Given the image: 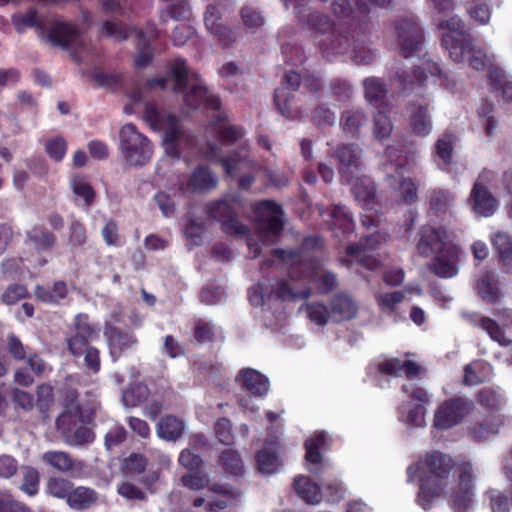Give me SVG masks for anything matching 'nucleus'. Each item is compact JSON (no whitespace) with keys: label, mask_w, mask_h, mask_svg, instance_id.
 Masks as SVG:
<instances>
[{"label":"nucleus","mask_w":512,"mask_h":512,"mask_svg":"<svg viewBox=\"0 0 512 512\" xmlns=\"http://www.w3.org/2000/svg\"><path fill=\"white\" fill-rule=\"evenodd\" d=\"M453 467L452 459L440 452H432L407 468L408 480L418 476L420 491L418 502L427 510L430 503L444 493L447 479Z\"/></svg>","instance_id":"nucleus-1"},{"label":"nucleus","mask_w":512,"mask_h":512,"mask_svg":"<svg viewBox=\"0 0 512 512\" xmlns=\"http://www.w3.org/2000/svg\"><path fill=\"white\" fill-rule=\"evenodd\" d=\"M299 19L324 56L342 54L350 47L349 34L341 26H336L326 13L315 10L299 16Z\"/></svg>","instance_id":"nucleus-2"},{"label":"nucleus","mask_w":512,"mask_h":512,"mask_svg":"<svg viewBox=\"0 0 512 512\" xmlns=\"http://www.w3.org/2000/svg\"><path fill=\"white\" fill-rule=\"evenodd\" d=\"M174 77V89L182 94L186 107L195 110L202 104L216 110L220 107V100L210 94L197 72L190 70L184 59H176L171 68Z\"/></svg>","instance_id":"nucleus-3"},{"label":"nucleus","mask_w":512,"mask_h":512,"mask_svg":"<svg viewBox=\"0 0 512 512\" xmlns=\"http://www.w3.org/2000/svg\"><path fill=\"white\" fill-rule=\"evenodd\" d=\"M228 145H236L237 148L228 151L226 174H239L238 186L240 189L247 190L255 181L251 171L257 167V163L250 158L249 144L245 138L244 130L226 122V147Z\"/></svg>","instance_id":"nucleus-4"},{"label":"nucleus","mask_w":512,"mask_h":512,"mask_svg":"<svg viewBox=\"0 0 512 512\" xmlns=\"http://www.w3.org/2000/svg\"><path fill=\"white\" fill-rule=\"evenodd\" d=\"M75 391L69 390L64 394V412L57 418L56 424L62 433L66 434L71 445H85L93 441L94 434L85 426L78 427L71 432L72 427L82 422V415Z\"/></svg>","instance_id":"nucleus-5"},{"label":"nucleus","mask_w":512,"mask_h":512,"mask_svg":"<svg viewBox=\"0 0 512 512\" xmlns=\"http://www.w3.org/2000/svg\"><path fill=\"white\" fill-rule=\"evenodd\" d=\"M119 146L122 157L129 166H143L150 161L153 154L150 141L131 123L121 128Z\"/></svg>","instance_id":"nucleus-6"},{"label":"nucleus","mask_w":512,"mask_h":512,"mask_svg":"<svg viewBox=\"0 0 512 512\" xmlns=\"http://www.w3.org/2000/svg\"><path fill=\"white\" fill-rule=\"evenodd\" d=\"M97 334L98 330L90 324L88 316L79 314L75 319L74 334L68 339L70 352L74 356L84 354L85 363L93 372L100 368L99 352L96 348L89 347L87 343Z\"/></svg>","instance_id":"nucleus-7"},{"label":"nucleus","mask_w":512,"mask_h":512,"mask_svg":"<svg viewBox=\"0 0 512 512\" xmlns=\"http://www.w3.org/2000/svg\"><path fill=\"white\" fill-rule=\"evenodd\" d=\"M145 118L154 129L163 131V146L166 154L178 157L186 138L179 129L177 119L173 115L159 111L155 106L146 107Z\"/></svg>","instance_id":"nucleus-8"},{"label":"nucleus","mask_w":512,"mask_h":512,"mask_svg":"<svg viewBox=\"0 0 512 512\" xmlns=\"http://www.w3.org/2000/svg\"><path fill=\"white\" fill-rule=\"evenodd\" d=\"M405 164L406 157L403 156L400 149L394 146H389L386 149V162L383 163V170L387 180L391 186L399 183L401 198L405 203L411 204L418 198L417 187L411 179L402 177L401 169Z\"/></svg>","instance_id":"nucleus-9"},{"label":"nucleus","mask_w":512,"mask_h":512,"mask_svg":"<svg viewBox=\"0 0 512 512\" xmlns=\"http://www.w3.org/2000/svg\"><path fill=\"white\" fill-rule=\"evenodd\" d=\"M323 240L318 236L307 237L298 250L276 249L274 255L290 265L291 278H299V271L310 266V259L320 260Z\"/></svg>","instance_id":"nucleus-10"},{"label":"nucleus","mask_w":512,"mask_h":512,"mask_svg":"<svg viewBox=\"0 0 512 512\" xmlns=\"http://www.w3.org/2000/svg\"><path fill=\"white\" fill-rule=\"evenodd\" d=\"M438 28L442 30V45L448 50L454 62H464L465 45L471 41L464 23L458 16L440 21Z\"/></svg>","instance_id":"nucleus-11"},{"label":"nucleus","mask_w":512,"mask_h":512,"mask_svg":"<svg viewBox=\"0 0 512 512\" xmlns=\"http://www.w3.org/2000/svg\"><path fill=\"white\" fill-rule=\"evenodd\" d=\"M181 482L183 486L195 491L208 487L205 497H198L194 500L195 507L205 505L210 512H218L224 508L223 486L220 484L209 486L210 477L208 475L191 471L182 476Z\"/></svg>","instance_id":"nucleus-12"},{"label":"nucleus","mask_w":512,"mask_h":512,"mask_svg":"<svg viewBox=\"0 0 512 512\" xmlns=\"http://www.w3.org/2000/svg\"><path fill=\"white\" fill-rule=\"evenodd\" d=\"M388 238V233L383 230L365 236L360 243L347 246L346 255L341 259V264L348 267L359 264L366 269H377L380 265L379 260L367 254L366 251L386 242Z\"/></svg>","instance_id":"nucleus-13"},{"label":"nucleus","mask_w":512,"mask_h":512,"mask_svg":"<svg viewBox=\"0 0 512 512\" xmlns=\"http://www.w3.org/2000/svg\"><path fill=\"white\" fill-rule=\"evenodd\" d=\"M474 410V402L462 396L442 402L435 411L433 425L437 429H449L463 421Z\"/></svg>","instance_id":"nucleus-14"},{"label":"nucleus","mask_w":512,"mask_h":512,"mask_svg":"<svg viewBox=\"0 0 512 512\" xmlns=\"http://www.w3.org/2000/svg\"><path fill=\"white\" fill-rule=\"evenodd\" d=\"M455 245L454 236L442 226L426 224L417 234L416 249L423 257H430Z\"/></svg>","instance_id":"nucleus-15"},{"label":"nucleus","mask_w":512,"mask_h":512,"mask_svg":"<svg viewBox=\"0 0 512 512\" xmlns=\"http://www.w3.org/2000/svg\"><path fill=\"white\" fill-rule=\"evenodd\" d=\"M399 52L405 58L413 56L422 48L424 37L422 28L415 17H404L393 23Z\"/></svg>","instance_id":"nucleus-16"},{"label":"nucleus","mask_w":512,"mask_h":512,"mask_svg":"<svg viewBox=\"0 0 512 512\" xmlns=\"http://www.w3.org/2000/svg\"><path fill=\"white\" fill-rule=\"evenodd\" d=\"M259 237L264 242H271L284 227L283 210L271 200L260 202L255 209Z\"/></svg>","instance_id":"nucleus-17"},{"label":"nucleus","mask_w":512,"mask_h":512,"mask_svg":"<svg viewBox=\"0 0 512 512\" xmlns=\"http://www.w3.org/2000/svg\"><path fill=\"white\" fill-rule=\"evenodd\" d=\"M459 481L449 497V505L455 512H468L474 502V472L470 462L458 464Z\"/></svg>","instance_id":"nucleus-18"},{"label":"nucleus","mask_w":512,"mask_h":512,"mask_svg":"<svg viewBox=\"0 0 512 512\" xmlns=\"http://www.w3.org/2000/svg\"><path fill=\"white\" fill-rule=\"evenodd\" d=\"M331 156L337 163L342 183H351L359 175L361 168L362 149L353 143L340 144L332 151Z\"/></svg>","instance_id":"nucleus-19"},{"label":"nucleus","mask_w":512,"mask_h":512,"mask_svg":"<svg viewBox=\"0 0 512 512\" xmlns=\"http://www.w3.org/2000/svg\"><path fill=\"white\" fill-rule=\"evenodd\" d=\"M491 173L484 170L479 179L474 183L470 194V203L473 211L483 217H489L495 213L498 201L490 193L481 181H488Z\"/></svg>","instance_id":"nucleus-20"},{"label":"nucleus","mask_w":512,"mask_h":512,"mask_svg":"<svg viewBox=\"0 0 512 512\" xmlns=\"http://www.w3.org/2000/svg\"><path fill=\"white\" fill-rule=\"evenodd\" d=\"M299 273V278L309 277L321 294H328L338 286L335 273L328 270L321 260L310 259V266Z\"/></svg>","instance_id":"nucleus-21"},{"label":"nucleus","mask_w":512,"mask_h":512,"mask_svg":"<svg viewBox=\"0 0 512 512\" xmlns=\"http://www.w3.org/2000/svg\"><path fill=\"white\" fill-rule=\"evenodd\" d=\"M460 248L455 245L445 251L432 255V260L427 264L430 272L440 278H452L458 273V260Z\"/></svg>","instance_id":"nucleus-22"},{"label":"nucleus","mask_w":512,"mask_h":512,"mask_svg":"<svg viewBox=\"0 0 512 512\" xmlns=\"http://www.w3.org/2000/svg\"><path fill=\"white\" fill-rule=\"evenodd\" d=\"M103 28L105 33L115 40H125L134 35L139 44L150 45V41L159 36V31L153 23H147L145 29H135L133 31L117 22H106Z\"/></svg>","instance_id":"nucleus-23"},{"label":"nucleus","mask_w":512,"mask_h":512,"mask_svg":"<svg viewBox=\"0 0 512 512\" xmlns=\"http://www.w3.org/2000/svg\"><path fill=\"white\" fill-rule=\"evenodd\" d=\"M235 381L241 389L255 397L265 396L270 387L268 378L252 368L240 370Z\"/></svg>","instance_id":"nucleus-24"},{"label":"nucleus","mask_w":512,"mask_h":512,"mask_svg":"<svg viewBox=\"0 0 512 512\" xmlns=\"http://www.w3.org/2000/svg\"><path fill=\"white\" fill-rule=\"evenodd\" d=\"M104 334L113 360L119 358L123 352L133 349L137 344V339L132 334L123 333L109 324L106 325Z\"/></svg>","instance_id":"nucleus-25"},{"label":"nucleus","mask_w":512,"mask_h":512,"mask_svg":"<svg viewBox=\"0 0 512 512\" xmlns=\"http://www.w3.org/2000/svg\"><path fill=\"white\" fill-rule=\"evenodd\" d=\"M328 223L330 229L333 231L336 237L341 235L346 237L354 230V223L350 212L345 206L335 205L327 213Z\"/></svg>","instance_id":"nucleus-26"},{"label":"nucleus","mask_w":512,"mask_h":512,"mask_svg":"<svg viewBox=\"0 0 512 512\" xmlns=\"http://www.w3.org/2000/svg\"><path fill=\"white\" fill-rule=\"evenodd\" d=\"M410 125L418 136H426L432 130V121L425 101H416L410 105Z\"/></svg>","instance_id":"nucleus-27"},{"label":"nucleus","mask_w":512,"mask_h":512,"mask_svg":"<svg viewBox=\"0 0 512 512\" xmlns=\"http://www.w3.org/2000/svg\"><path fill=\"white\" fill-rule=\"evenodd\" d=\"M41 29L46 31V38L54 45L67 46L78 36V31L74 26L61 21H54Z\"/></svg>","instance_id":"nucleus-28"},{"label":"nucleus","mask_w":512,"mask_h":512,"mask_svg":"<svg viewBox=\"0 0 512 512\" xmlns=\"http://www.w3.org/2000/svg\"><path fill=\"white\" fill-rule=\"evenodd\" d=\"M332 319L336 322L353 319L358 311L356 302L346 293L335 295L330 301Z\"/></svg>","instance_id":"nucleus-29"},{"label":"nucleus","mask_w":512,"mask_h":512,"mask_svg":"<svg viewBox=\"0 0 512 512\" xmlns=\"http://www.w3.org/2000/svg\"><path fill=\"white\" fill-rule=\"evenodd\" d=\"M430 75H440L442 74L439 65L432 61H423L420 66H417V69L413 71V75L407 74L406 72L398 73L397 79L401 87L405 89L412 88L415 82L421 84L427 78V74Z\"/></svg>","instance_id":"nucleus-30"},{"label":"nucleus","mask_w":512,"mask_h":512,"mask_svg":"<svg viewBox=\"0 0 512 512\" xmlns=\"http://www.w3.org/2000/svg\"><path fill=\"white\" fill-rule=\"evenodd\" d=\"M348 184L351 186L352 195L360 205L369 207L374 202L376 189L369 177L357 175Z\"/></svg>","instance_id":"nucleus-31"},{"label":"nucleus","mask_w":512,"mask_h":512,"mask_svg":"<svg viewBox=\"0 0 512 512\" xmlns=\"http://www.w3.org/2000/svg\"><path fill=\"white\" fill-rule=\"evenodd\" d=\"M274 103L279 113L286 119L293 120L301 117L303 111L294 104V95L291 91L278 88L274 93Z\"/></svg>","instance_id":"nucleus-32"},{"label":"nucleus","mask_w":512,"mask_h":512,"mask_svg":"<svg viewBox=\"0 0 512 512\" xmlns=\"http://www.w3.org/2000/svg\"><path fill=\"white\" fill-rule=\"evenodd\" d=\"M293 487L296 494L308 504H317L322 499L321 488L307 476H297Z\"/></svg>","instance_id":"nucleus-33"},{"label":"nucleus","mask_w":512,"mask_h":512,"mask_svg":"<svg viewBox=\"0 0 512 512\" xmlns=\"http://www.w3.org/2000/svg\"><path fill=\"white\" fill-rule=\"evenodd\" d=\"M468 55L469 65L477 71H483L493 67L495 55L489 54L482 48L475 46L472 40L465 45L464 57Z\"/></svg>","instance_id":"nucleus-34"},{"label":"nucleus","mask_w":512,"mask_h":512,"mask_svg":"<svg viewBox=\"0 0 512 512\" xmlns=\"http://www.w3.org/2000/svg\"><path fill=\"white\" fill-rule=\"evenodd\" d=\"M258 470L262 474H273L276 473L282 463L277 455L275 445L270 443L266 444L256 456Z\"/></svg>","instance_id":"nucleus-35"},{"label":"nucleus","mask_w":512,"mask_h":512,"mask_svg":"<svg viewBox=\"0 0 512 512\" xmlns=\"http://www.w3.org/2000/svg\"><path fill=\"white\" fill-rule=\"evenodd\" d=\"M502 424L503 420L500 415L487 417L483 422L475 424L470 429V435L473 440L478 442L489 440L498 434Z\"/></svg>","instance_id":"nucleus-36"},{"label":"nucleus","mask_w":512,"mask_h":512,"mask_svg":"<svg viewBox=\"0 0 512 512\" xmlns=\"http://www.w3.org/2000/svg\"><path fill=\"white\" fill-rule=\"evenodd\" d=\"M55 243V237L41 226H34L27 231L26 244L37 252L49 250Z\"/></svg>","instance_id":"nucleus-37"},{"label":"nucleus","mask_w":512,"mask_h":512,"mask_svg":"<svg viewBox=\"0 0 512 512\" xmlns=\"http://www.w3.org/2000/svg\"><path fill=\"white\" fill-rule=\"evenodd\" d=\"M185 425L181 419L165 416L157 424V435L168 441H174L184 432Z\"/></svg>","instance_id":"nucleus-38"},{"label":"nucleus","mask_w":512,"mask_h":512,"mask_svg":"<svg viewBox=\"0 0 512 512\" xmlns=\"http://www.w3.org/2000/svg\"><path fill=\"white\" fill-rule=\"evenodd\" d=\"M98 500L97 493L88 487H77L71 489L67 504L73 509H86L95 504Z\"/></svg>","instance_id":"nucleus-39"},{"label":"nucleus","mask_w":512,"mask_h":512,"mask_svg":"<svg viewBox=\"0 0 512 512\" xmlns=\"http://www.w3.org/2000/svg\"><path fill=\"white\" fill-rule=\"evenodd\" d=\"M204 23L210 34L219 39H222L224 35V20L222 6L220 4L208 5L204 16Z\"/></svg>","instance_id":"nucleus-40"},{"label":"nucleus","mask_w":512,"mask_h":512,"mask_svg":"<svg viewBox=\"0 0 512 512\" xmlns=\"http://www.w3.org/2000/svg\"><path fill=\"white\" fill-rule=\"evenodd\" d=\"M327 435L324 432H317L305 441V460L309 464L318 465L322 461L320 449L325 447Z\"/></svg>","instance_id":"nucleus-41"},{"label":"nucleus","mask_w":512,"mask_h":512,"mask_svg":"<svg viewBox=\"0 0 512 512\" xmlns=\"http://www.w3.org/2000/svg\"><path fill=\"white\" fill-rule=\"evenodd\" d=\"M149 394L150 391L145 384L135 382L123 391L121 400L125 407L134 408L147 400Z\"/></svg>","instance_id":"nucleus-42"},{"label":"nucleus","mask_w":512,"mask_h":512,"mask_svg":"<svg viewBox=\"0 0 512 512\" xmlns=\"http://www.w3.org/2000/svg\"><path fill=\"white\" fill-rule=\"evenodd\" d=\"M42 461L60 472H68L74 467L72 457L63 451H48L41 456Z\"/></svg>","instance_id":"nucleus-43"},{"label":"nucleus","mask_w":512,"mask_h":512,"mask_svg":"<svg viewBox=\"0 0 512 512\" xmlns=\"http://www.w3.org/2000/svg\"><path fill=\"white\" fill-rule=\"evenodd\" d=\"M189 17L190 7L187 0H170L167 7L160 14L162 22H166L169 18L185 21Z\"/></svg>","instance_id":"nucleus-44"},{"label":"nucleus","mask_w":512,"mask_h":512,"mask_svg":"<svg viewBox=\"0 0 512 512\" xmlns=\"http://www.w3.org/2000/svg\"><path fill=\"white\" fill-rule=\"evenodd\" d=\"M367 117L361 110H347L342 113L340 124L346 133L356 135L366 123Z\"/></svg>","instance_id":"nucleus-45"},{"label":"nucleus","mask_w":512,"mask_h":512,"mask_svg":"<svg viewBox=\"0 0 512 512\" xmlns=\"http://www.w3.org/2000/svg\"><path fill=\"white\" fill-rule=\"evenodd\" d=\"M478 292L483 300L495 303L499 298V289L492 274L486 273L477 284Z\"/></svg>","instance_id":"nucleus-46"},{"label":"nucleus","mask_w":512,"mask_h":512,"mask_svg":"<svg viewBox=\"0 0 512 512\" xmlns=\"http://www.w3.org/2000/svg\"><path fill=\"white\" fill-rule=\"evenodd\" d=\"M22 482L19 489L28 496H35L39 490V473L30 466L21 469Z\"/></svg>","instance_id":"nucleus-47"},{"label":"nucleus","mask_w":512,"mask_h":512,"mask_svg":"<svg viewBox=\"0 0 512 512\" xmlns=\"http://www.w3.org/2000/svg\"><path fill=\"white\" fill-rule=\"evenodd\" d=\"M478 326L485 330L490 338L498 342L501 346H509L512 344V340L505 335L502 328L494 320L488 317H481Z\"/></svg>","instance_id":"nucleus-48"},{"label":"nucleus","mask_w":512,"mask_h":512,"mask_svg":"<svg viewBox=\"0 0 512 512\" xmlns=\"http://www.w3.org/2000/svg\"><path fill=\"white\" fill-rule=\"evenodd\" d=\"M426 409L423 405H416L412 408L408 406L401 407V421L411 427H423L425 421Z\"/></svg>","instance_id":"nucleus-49"},{"label":"nucleus","mask_w":512,"mask_h":512,"mask_svg":"<svg viewBox=\"0 0 512 512\" xmlns=\"http://www.w3.org/2000/svg\"><path fill=\"white\" fill-rule=\"evenodd\" d=\"M35 294L38 299L45 303H58L64 299L68 294V288L63 282H56L53 286L52 291L47 290L43 287H37Z\"/></svg>","instance_id":"nucleus-50"},{"label":"nucleus","mask_w":512,"mask_h":512,"mask_svg":"<svg viewBox=\"0 0 512 512\" xmlns=\"http://www.w3.org/2000/svg\"><path fill=\"white\" fill-rule=\"evenodd\" d=\"M215 184V178L209 170L205 168H198L194 171L187 189H191L193 191L207 190L214 187Z\"/></svg>","instance_id":"nucleus-51"},{"label":"nucleus","mask_w":512,"mask_h":512,"mask_svg":"<svg viewBox=\"0 0 512 512\" xmlns=\"http://www.w3.org/2000/svg\"><path fill=\"white\" fill-rule=\"evenodd\" d=\"M365 90V98L368 102H381L386 95L384 84L375 77L366 78L363 82Z\"/></svg>","instance_id":"nucleus-52"},{"label":"nucleus","mask_w":512,"mask_h":512,"mask_svg":"<svg viewBox=\"0 0 512 512\" xmlns=\"http://www.w3.org/2000/svg\"><path fill=\"white\" fill-rule=\"evenodd\" d=\"M147 466V459L139 453H131L122 462V472L125 476H134L144 472Z\"/></svg>","instance_id":"nucleus-53"},{"label":"nucleus","mask_w":512,"mask_h":512,"mask_svg":"<svg viewBox=\"0 0 512 512\" xmlns=\"http://www.w3.org/2000/svg\"><path fill=\"white\" fill-rule=\"evenodd\" d=\"M71 188L73 193L81 198L89 206L94 199V191L87 179L80 175H75L71 179Z\"/></svg>","instance_id":"nucleus-54"},{"label":"nucleus","mask_w":512,"mask_h":512,"mask_svg":"<svg viewBox=\"0 0 512 512\" xmlns=\"http://www.w3.org/2000/svg\"><path fill=\"white\" fill-rule=\"evenodd\" d=\"M356 7L363 13L367 11L365 4H358L356 3V0H332L331 2V10L333 15L336 17H350L354 13Z\"/></svg>","instance_id":"nucleus-55"},{"label":"nucleus","mask_w":512,"mask_h":512,"mask_svg":"<svg viewBox=\"0 0 512 512\" xmlns=\"http://www.w3.org/2000/svg\"><path fill=\"white\" fill-rule=\"evenodd\" d=\"M305 311L310 321L319 326L327 324L329 319L332 318L331 311L329 312L327 306L322 303H307Z\"/></svg>","instance_id":"nucleus-56"},{"label":"nucleus","mask_w":512,"mask_h":512,"mask_svg":"<svg viewBox=\"0 0 512 512\" xmlns=\"http://www.w3.org/2000/svg\"><path fill=\"white\" fill-rule=\"evenodd\" d=\"M71 489L72 484L68 480L58 477L50 478L46 485V491L49 495L59 499H66V501L68 500Z\"/></svg>","instance_id":"nucleus-57"},{"label":"nucleus","mask_w":512,"mask_h":512,"mask_svg":"<svg viewBox=\"0 0 512 512\" xmlns=\"http://www.w3.org/2000/svg\"><path fill=\"white\" fill-rule=\"evenodd\" d=\"M243 80V72L239 70L235 63L226 64V89L232 93L239 92L244 86Z\"/></svg>","instance_id":"nucleus-58"},{"label":"nucleus","mask_w":512,"mask_h":512,"mask_svg":"<svg viewBox=\"0 0 512 512\" xmlns=\"http://www.w3.org/2000/svg\"><path fill=\"white\" fill-rule=\"evenodd\" d=\"M493 112L494 105L487 100H483L478 108V115L481 118L487 135H492L494 128L496 127V120L494 119Z\"/></svg>","instance_id":"nucleus-59"},{"label":"nucleus","mask_w":512,"mask_h":512,"mask_svg":"<svg viewBox=\"0 0 512 512\" xmlns=\"http://www.w3.org/2000/svg\"><path fill=\"white\" fill-rule=\"evenodd\" d=\"M453 201L452 195L448 191L437 190L430 195L429 205L435 213L445 212Z\"/></svg>","instance_id":"nucleus-60"},{"label":"nucleus","mask_w":512,"mask_h":512,"mask_svg":"<svg viewBox=\"0 0 512 512\" xmlns=\"http://www.w3.org/2000/svg\"><path fill=\"white\" fill-rule=\"evenodd\" d=\"M45 149L52 160L60 162L66 155L67 143L62 137H54L46 142Z\"/></svg>","instance_id":"nucleus-61"},{"label":"nucleus","mask_w":512,"mask_h":512,"mask_svg":"<svg viewBox=\"0 0 512 512\" xmlns=\"http://www.w3.org/2000/svg\"><path fill=\"white\" fill-rule=\"evenodd\" d=\"M403 299L404 294L400 291L381 293L376 296L377 303L384 312H392Z\"/></svg>","instance_id":"nucleus-62"},{"label":"nucleus","mask_w":512,"mask_h":512,"mask_svg":"<svg viewBox=\"0 0 512 512\" xmlns=\"http://www.w3.org/2000/svg\"><path fill=\"white\" fill-rule=\"evenodd\" d=\"M478 402L483 407L497 410L502 405V397L497 391L485 387L478 392Z\"/></svg>","instance_id":"nucleus-63"},{"label":"nucleus","mask_w":512,"mask_h":512,"mask_svg":"<svg viewBox=\"0 0 512 512\" xmlns=\"http://www.w3.org/2000/svg\"><path fill=\"white\" fill-rule=\"evenodd\" d=\"M393 125L391 120L383 112H378L374 117V135L377 139H385L391 135Z\"/></svg>","instance_id":"nucleus-64"}]
</instances>
